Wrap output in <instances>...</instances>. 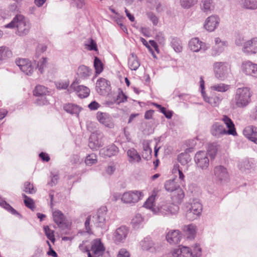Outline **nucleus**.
Masks as SVG:
<instances>
[{
  "mask_svg": "<svg viewBox=\"0 0 257 257\" xmlns=\"http://www.w3.org/2000/svg\"><path fill=\"white\" fill-rule=\"evenodd\" d=\"M251 92L248 87L238 88L236 90L234 98L231 101V106L233 109L246 107L251 101Z\"/></svg>",
  "mask_w": 257,
  "mask_h": 257,
  "instance_id": "nucleus-1",
  "label": "nucleus"
},
{
  "mask_svg": "<svg viewBox=\"0 0 257 257\" xmlns=\"http://www.w3.org/2000/svg\"><path fill=\"white\" fill-rule=\"evenodd\" d=\"M5 28H16L17 34L20 36H24L29 32L31 24L24 16L17 15L13 18L11 23L5 26Z\"/></svg>",
  "mask_w": 257,
  "mask_h": 257,
  "instance_id": "nucleus-2",
  "label": "nucleus"
},
{
  "mask_svg": "<svg viewBox=\"0 0 257 257\" xmlns=\"http://www.w3.org/2000/svg\"><path fill=\"white\" fill-rule=\"evenodd\" d=\"M179 209L178 205L170 201H162L158 203L157 208L154 210V214L169 216L176 214Z\"/></svg>",
  "mask_w": 257,
  "mask_h": 257,
  "instance_id": "nucleus-3",
  "label": "nucleus"
},
{
  "mask_svg": "<svg viewBox=\"0 0 257 257\" xmlns=\"http://www.w3.org/2000/svg\"><path fill=\"white\" fill-rule=\"evenodd\" d=\"M166 190L170 192H174L173 199L177 203L181 201L184 197V193L180 185L177 184L176 179L169 180L166 181L164 185Z\"/></svg>",
  "mask_w": 257,
  "mask_h": 257,
  "instance_id": "nucleus-4",
  "label": "nucleus"
},
{
  "mask_svg": "<svg viewBox=\"0 0 257 257\" xmlns=\"http://www.w3.org/2000/svg\"><path fill=\"white\" fill-rule=\"evenodd\" d=\"M202 211V206L199 201L194 199L186 206V217L193 220L200 216Z\"/></svg>",
  "mask_w": 257,
  "mask_h": 257,
  "instance_id": "nucleus-5",
  "label": "nucleus"
},
{
  "mask_svg": "<svg viewBox=\"0 0 257 257\" xmlns=\"http://www.w3.org/2000/svg\"><path fill=\"white\" fill-rule=\"evenodd\" d=\"M213 69L215 78L221 81L225 80L230 73V67L226 62H216L213 65Z\"/></svg>",
  "mask_w": 257,
  "mask_h": 257,
  "instance_id": "nucleus-6",
  "label": "nucleus"
},
{
  "mask_svg": "<svg viewBox=\"0 0 257 257\" xmlns=\"http://www.w3.org/2000/svg\"><path fill=\"white\" fill-rule=\"evenodd\" d=\"M144 196L142 191L136 190L128 191L123 193L121 201L125 204H134L142 200Z\"/></svg>",
  "mask_w": 257,
  "mask_h": 257,
  "instance_id": "nucleus-7",
  "label": "nucleus"
},
{
  "mask_svg": "<svg viewBox=\"0 0 257 257\" xmlns=\"http://www.w3.org/2000/svg\"><path fill=\"white\" fill-rule=\"evenodd\" d=\"M194 161L197 168L202 170H205L208 168L210 162L207 153L204 151L196 152L194 156Z\"/></svg>",
  "mask_w": 257,
  "mask_h": 257,
  "instance_id": "nucleus-8",
  "label": "nucleus"
},
{
  "mask_svg": "<svg viewBox=\"0 0 257 257\" xmlns=\"http://www.w3.org/2000/svg\"><path fill=\"white\" fill-rule=\"evenodd\" d=\"M241 72L249 77L257 78V64L249 60L243 61L240 66Z\"/></svg>",
  "mask_w": 257,
  "mask_h": 257,
  "instance_id": "nucleus-9",
  "label": "nucleus"
},
{
  "mask_svg": "<svg viewBox=\"0 0 257 257\" xmlns=\"http://www.w3.org/2000/svg\"><path fill=\"white\" fill-rule=\"evenodd\" d=\"M220 22V19L217 15H211L205 19L203 28L207 32H214L218 27Z\"/></svg>",
  "mask_w": 257,
  "mask_h": 257,
  "instance_id": "nucleus-10",
  "label": "nucleus"
},
{
  "mask_svg": "<svg viewBox=\"0 0 257 257\" xmlns=\"http://www.w3.org/2000/svg\"><path fill=\"white\" fill-rule=\"evenodd\" d=\"M15 62L20 69L26 75H31L33 74L35 68L32 62L28 59L19 58L16 59Z\"/></svg>",
  "mask_w": 257,
  "mask_h": 257,
  "instance_id": "nucleus-11",
  "label": "nucleus"
},
{
  "mask_svg": "<svg viewBox=\"0 0 257 257\" xmlns=\"http://www.w3.org/2000/svg\"><path fill=\"white\" fill-rule=\"evenodd\" d=\"M188 46L194 52H205L209 48V45L201 41L198 38H193L189 42Z\"/></svg>",
  "mask_w": 257,
  "mask_h": 257,
  "instance_id": "nucleus-12",
  "label": "nucleus"
},
{
  "mask_svg": "<svg viewBox=\"0 0 257 257\" xmlns=\"http://www.w3.org/2000/svg\"><path fill=\"white\" fill-rule=\"evenodd\" d=\"M103 135L99 131H96L91 134L88 146L92 150H97L103 144L102 140Z\"/></svg>",
  "mask_w": 257,
  "mask_h": 257,
  "instance_id": "nucleus-13",
  "label": "nucleus"
},
{
  "mask_svg": "<svg viewBox=\"0 0 257 257\" xmlns=\"http://www.w3.org/2000/svg\"><path fill=\"white\" fill-rule=\"evenodd\" d=\"M215 179L220 183L227 182L229 179V175L226 168L221 165L215 166L213 169Z\"/></svg>",
  "mask_w": 257,
  "mask_h": 257,
  "instance_id": "nucleus-14",
  "label": "nucleus"
},
{
  "mask_svg": "<svg viewBox=\"0 0 257 257\" xmlns=\"http://www.w3.org/2000/svg\"><path fill=\"white\" fill-rule=\"evenodd\" d=\"M106 209L103 207L99 209L96 214L91 216L92 222L96 226L103 227L106 221Z\"/></svg>",
  "mask_w": 257,
  "mask_h": 257,
  "instance_id": "nucleus-15",
  "label": "nucleus"
},
{
  "mask_svg": "<svg viewBox=\"0 0 257 257\" xmlns=\"http://www.w3.org/2000/svg\"><path fill=\"white\" fill-rule=\"evenodd\" d=\"M69 93L75 91L77 95L80 98L87 97L90 93L89 89L83 85H77V83L74 82L68 89Z\"/></svg>",
  "mask_w": 257,
  "mask_h": 257,
  "instance_id": "nucleus-16",
  "label": "nucleus"
},
{
  "mask_svg": "<svg viewBox=\"0 0 257 257\" xmlns=\"http://www.w3.org/2000/svg\"><path fill=\"white\" fill-rule=\"evenodd\" d=\"M49 93L48 89L44 86L39 85L36 86L34 90V95L36 96H42L41 99H38L36 103L38 105H45L48 103V100L43 96Z\"/></svg>",
  "mask_w": 257,
  "mask_h": 257,
  "instance_id": "nucleus-17",
  "label": "nucleus"
},
{
  "mask_svg": "<svg viewBox=\"0 0 257 257\" xmlns=\"http://www.w3.org/2000/svg\"><path fill=\"white\" fill-rule=\"evenodd\" d=\"M128 232L129 229L126 226H122L117 228L113 236L114 242L116 244L124 242Z\"/></svg>",
  "mask_w": 257,
  "mask_h": 257,
  "instance_id": "nucleus-18",
  "label": "nucleus"
},
{
  "mask_svg": "<svg viewBox=\"0 0 257 257\" xmlns=\"http://www.w3.org/2000/svg\"><path fill=\"white\" fill-rule=\"evenodd\" d=\"M242 51L247 55L256 54L257 53V37L245 41L243 44Z\"/></svg>",
  "mask_w": 257,
  "mask_h": 257,
  "instance_id": "nucleus-19",
  "label": "nucleus"
},
{
  "mask_svg": "<svg viewBox=\"0 0 257 257\" xmlns=\"http://www.w3.org/2000/svg\"><path fill=\"white\" fill-rule=\"evenodd\" d=\"M215 45L211 49V55L213 56L219 55L228 46V42L226 41L221 40L219 37L214 39Z\"/></svg>",
  "mask_w": 257,
  "mask_h": 257,
  "instance_id": "nucleus-20",
  "label": "nucleus"
},
{
  "mask_svg": "<svg viewBox=\"0 0 257 257\" xmlns=\"http://www.w3.org/2000/svg\"><path fill=\"white\" fill-rule=\"evenodd\" d=\"M97 120L101 124L108 128H113L114 126L112 117L106 112L98 111L96 113Z\"/></svg>",
  "mask_w": 257,
  "mask_h": 257,
  "instance_id": "nucleus-21",
  "label": "nucleus"
},
{
  "mask_svg": "<svg viewBox=\"0 0 257 257\" xmlns=\"http://www.w3.org/2000/svg\"><path fill=\"white\" fill-rule=\"evenodd\" d=\"M91 250L95 257H100L104 252L105 248L99 239H96L91 243Z\"/></svg>",
  "mask_w": 257,
  "mask_h": 257,
  "instance_id": "nucleus-22",
  "label": "nucleus"
},
{
  "mask_svg": "<svg viewBox=\"0 0 257 257\" xmlns=\"http://www.w3.org/2000/svg\"><path fill=\"white\" fill-rule=\"evenodd\" d=\"M202 97L204 101L213 107L218 106L222 100V97L220 94L213 93L208 96L205 92H202Z\"/></svg>",
  "mask_w": 257,
  "mask_h": 257,
  "instance_id": "nucleus-23",
  "label": "nucleus"
},
{
  "mask_svg": "<svg viewBox=\"0 0 257 257\" xmlns=\"http://www.w3.org/2000/svg\"><path fill=\"white\" fill-rule=\"evenodd\" d=\"M211 134L214 137L219 138L224 135H226V129L220 122L214 123L210 128Z\"/></svg>",
  "mask_w": 257,
  "mask_h": 257,
  "instance_id": "nucleus-24",
  "label": "nucleus"
},
{
  "mask_svg": "<svg viewBox=\"0 0 257 257\" xmlns=\"http://www.w3.org/2000/svg\"><path fill=\"white\" fill-rule=\"evenodd\" d=\"M244 136L247 139L257 144V127L249 125L243 131Z\"/></svg>",
  "mask_w": 257,
  "mask_h": 257,
  "instance_id": "nucleus-25",
  "label": "nucleus"
},
{
  "mask_svg": "<svg viewBox=\"0 0 257 257\" xmlns=\"http://www.w3.org/2000/svg\"><path fill=\"white\" fill-rule=\"evenodd\" d=\"M221 120L225 124L227 130H226L227 135L235 136L237 135L235 125L233 121L227 115H224L222 116Z\"/></svg>",
  "mask_w": 257,
  "mask_h": 257,
  "instance_id": "nucleus-26",
  "label": "nucleus"
},
{
  "mask_svg": "<svg viewBox=\"0 0 257 257\" xmlns=\"http://www.w3.org/2000/svg\"><path fill=\"white\" fill-rule=\"evenodd\" d=\"M166 239L170 244L179 243L181 239V234L178 230L169 231L166 235Z\"/></svg>",
  "mask_w": 257,
  "mask_h": 257,
  "instance_id": "nucleus-27",
  "label": "nucleus"
},
{
  "mask_svg": "<svg viewBox=\"0 0 257 257\" xmlns=\"http://www.w3.org/2000/svg\"><path fill=\"white\" fill-rule=\"evenodd\" d=\"M257 167V162L253 159L243 160L239 165L240 169L242 171H251Z\"/></svg>",
  "mask_w": 257,
  "mask_h": 257,
  "instance_id": "nucleus-28",
  "label": "nucleus"
},
{
  "mask_svg": "<svg viewBox=\"0 0 257 257\" xmlns=\"http://www.w3.org/2000/svg\"><path fill=\"white\" fill-rule=\"evenodd\" d=\"M118 148L114 144H111L107 147L102 148L100 150V155L104 157H110L117 154Z\"/></svg>",
  "mask_w": 257,
  "mask_h": 257,
  "instance_id": "nucleus-29",
  "label": "nucleus"
},
{
  "mask_svg": "<svg viewBox=\"0 0 257 257\" xmlns=\"http://www.w3.org/2000/svg\"><path fill=\"white\" fill-rule=\"evenodd\" d=\"M64 110L71 115H74L77 117L79 116V114L81 111L82 108L79 105L72 103H68L63 105Z\"/></svg>",
  "mask_w": 257,
  "mask_h": 257,
  "instance_id": "nucleus-30",
  "label": "nucleus"
},
{
  "mask_svg": "<svg viewBox=\"0 0 257 257\" xmlns=\"http://www.w3.org/2000/svg\"><path fill=\"white\" fill-rule=\"evenodd\" d=\"M53 217L54 222L60 227H63L66 225V220L65 216L60 210H55L53 212Z\"/></svg>",
  "mask_w": 257,
  "mask_h": 257,
  "instance_id": "nucleus-31",
  "label": "nucleus"
},
{
  "mask_svg": "<svg viewBox=\"0 0 257 257\" xmlns=\"http://www.w3.org/2000/svg\"><path fill=\"white\" fill-rule=\"evenodd\" d=\"M140 245L143 250L153 252L156 250L154 243L150 237H146L141 240L140 242Z\"/></svg>",
  "mask_w": 257,
  "mask_h": 257,
  "instance_id": "nucleus-32",
  "label": "nucleus"
},
{
  "mask_svg": "<svg viewBox=\"0 0 257 257\" xmlns=\"http://www.w3.org/2000/svg\"><path fill=\"white\" fill-rule=\"evenodd\" d=\"M158 191L154 190L152 193L151 195L147 199L146 202L144 203L143 206L151 210L153 213H154V210L157 208V206L154 205V203L156 200V197L157 195Z\"/></svg>",
  "mask_w": 257,
  "mask_h": 257,
  "instance_id": "nucleus-33",
  "label": "nucleus"
},
{
  "mask_svg": "<svg viewBox=\"0 0 257 257\" xmlns=\"http://www.w3.org/2000/svg\"><path fill=\"white\" fill-rule=\"evenodd\" d=\"M128 161L131 164L138 163L141 161V157L136 150L131 148L127 151Z\"/></svg>",
  "mask_w": 257,
  "mask_h": 257,
  "instance_id": "nucleus-34",
  "label": "nucleus"
},
{
  "mask_svg": "<svg viewBox=\"0 0 257 257\" xmlns=\"http://www.w3.org/2000/svg\"><path fill=\"white\" fill-rule=\"evenodd\" d=\"M174 254L178 257H192L191 249L184 245H180L178 248H175Z\"/></svg>",
  "mask_w": 257,
  "mask_h": 257,
  "instance_id": "nucleus-35",
  "label": "nucleus"
},
{
  "mask_svg": "<svg viewBox=\"0 0 257 257\" xmlns=\"http://www.w3.org/2000/svg\"><path fill=\"white\" fill-rule=\"evenodd\" d=\"M200 8L202 11L206 14L210 13L214 9V3L213 0H201Z\"/></svg>",
  "mask_w": 257,
  "mask_h": 257,
  "instance_id": "nucleus-36",
  "label": "nucleus"
},
{
  "mask_svg": "<svg viewBox=\"0 0 257 257\" xmlns=\"http://www.w3.org/2000/svg\"><path fill=\"white\" fill-rule=\"evenodd\" d=\"M77 74L82 79H87L91 75V71L88 67L81 65L77 69Z\"/></svg>",
  "mask_w": 257,
  "mask_h": 257,
  "instance_id": "nucleus-37",
  "label": "nucleus"
},
{
  "mask_svg": "<svg viewBox=\"0 0 257 257\" xmlns=\"http://www.w3.org/2000/svg\"><path fill=\"white\" fill-rule=\"evenodd\" d=\"M183 229L188 238L193 239L195 237L197 230V227L195 225L190 224L185 225L183 226Z\"/></svg>",
  "mask_w": 257,
  "mask_h": 257,
  "instance_id": "nucleus-38",
  "label": "nucleus"
},
{
  "mask_svg": "<svg viewBox=\"0 0 257 257\" xmlns=\"http://www.w3.org/2000/svg\"><path fill=\"white\" fill-rule=\"evenodd\" d=\"M128 65L132 70H137L140 66V63L137 56L134 53H132L128 60Z\"/></svg>",
  "mask_w": 257,
  "mask_h": 257,
  "instance_id": "nucleus-39",
  "label": "nucleus"
},
{
  "mask_svg": "<svg viewBox=\"0 0 257 257\" xmlns=\"http://www.w3.org/2000/svg\"><path fill=\"white\" fill-rule=\"evenodd\" d=\"M230 88V86L229 85L222 83L213 84L210 87L211 91H215L219 92H225L229 90Z\"/></svg>",
  "mask_w": 257,
  "mask_h": 257,
  "instance_id": "nucleus-40",
  "label": "nucleus"
},
{
  "mask_svg": "<svg viewBox=\"0 0 257 257\" xmlns=\"http://www.w3.org/2000/svg\"><path fill=\"white\" fill-rule=\"evenodd\" d=\"M12 56V52L9 48L5 46L0 47V63Z\"/></svg>",
  "mask_w": 257,
  "mask_h": 257,
  "instance_id": "nucleus-41",
  "label": "nucleus"
},
{
  "mask_svg": "<svg viewBox=\"0 0 257 257\" xmlns=\"http://www.w3.org/2000/svg\"><path fill=\"white\" fill-rule=\"evenodd\" d=\"M240 5L247 9L255 10L257 9V1L256 0H241Z\"/></svg>",
  "mask_w": 257,
  "mask_h": 257,
  "instance_id": "nucleus-42",
  "label": "nucleus"
},
{
  "mask_svg": "<svg viewBox=\"0 0 257 257\" xmlns=\"http://www.w3.org/2000/svg\"><path fill=\"white\" fill-rule=\"evenodd\" d=\"M218 149V145L216 143L210 144L208 145L207 151L208 156L209 155L211 159H214Z\"/></svg>",
  "mask_w": 257,
  "mask_h": 257,
  "instance_id": "nucleus-43",
  "label": "nucleus"
},
{
  "mask_svg": "<svg viewBox=\"0 0 257 257\" xmlns=\"http://www.w3.org/2000/svg\"><path fill=\"white\" fill-rule=\"evenodd\" d=\"M143 218L141 214H137L132 220V224L135 229L139 228L142 224Z\"/></svg>",
  "mask_w": 257,
  "mask_h": 257,
  "instance_id": "nucleus-44",
  "label": "nucleus"
},
{
  "mask_svg": "<svg viewBox=\"0 0 257 257\" xmlns=\"http://www.w3.org/2000/svg\"><path fill=\"white\" fill-rule=\"evenodd\" d=\"M0 206L14 215H19L18 212L0 196Z\"/></svg>",
  "mask_w": 257,
  "mask_h": 257,
  "instance_id": "nucleus-45",
  "label": "nucleus"
},
{
  "mask_svg": "<svg viewBox=\"0 0 257 257\" xmlns=\"http://www.w3.org/2000/svg\"><path fill=\"white\" fill-rule=\"evenodd\" d=\"M48 59L46 57H42L37 62V67L41 73H43L44 69L48 66Z\"/></svg>",
  "mask_w": 257,
  "mask_h": 257,
  "instance_id": "nucleus-46",
  "label": "nucleus"
},
{
  "mask_svg": "<svg viewBox=\"0 0 257 257\" xmlns=\"http://www.w3.org/2000/svg\"><path fill=\"white\" fill-rule=\"evenodd\" d=\"M198 0H180V5L185 9H189L197 3Z\"/></svg>",
  "mask_w": 257,
  "mask_h": 257,
  "instance_id": "nucleus-47",
  "label": "nucleus"
},
{
  "mask_svg": "<svg viewBox=\"0 0 257 257\" xmlns=\"http://www.w3.org/2000/svg\"><path fill=\"white\" fill-rule=\"evenodd\" d=\"M178 161L182 165L185 166L191 161V157L188 153H181L178 157Z\"/></svg>",
  "mask_w": 257,
  "mask_h": 257,
  "instance_id": "nucleus-48",
  "label": "nucleus"
},
{
  "mask_svg": "<svg viewBox=\"0 0 257 257\" xmlns=\"http://www.w3.org/2000/svg\"><path fill=\"white\" fill-rule=\"evenodd\" d=\"M94 67L95 70V73L99 74L103 70V65L101 60L97 57H95L94 60Z\"/></svg>",
  "mask_w": 257,
  "mask_h": 257,
  "instance_id": "nucleus-49",
  "label": "nucleus"
},
{
  "mask_svg": "<svg viewBox=\"0 0 257 257\" xmlns=\"http://www.w3.org/2000/svg\"><path fill=\"white\" fill-rule=\"evenodd\" d=\"M85 48L89 51H97L96 42L92 39L90 38L85 42Z\"/></svg>",
  "mask_w": 257,
  "mask_h": 257,
  "instance_id": "nucleus-50",
  "label": "nucleus"
},
{
  "mask_svg": "<svg viewBox=\"0 0 257 257\" xmlns=\"http://www.w3.org/2000/svg\"><path fill=\"white\" fill-rule=\"evenodd\" d=\"M23 191L27 193L33 194L36 192L37 189L34 187L33 184L26 182L24 183Z\"/></svg>",
  "mask_w": 257,
  "mask_h": 257,
  "instance_id": "nucleus-51",
  "label": "nucleus"
},
{
  "mask_svg": "<svg viewBox=\"0 0 257 257\" xmlns=\"http://www.w3.org/2000/svg\"><path fill=\"white\" fill-rule=\"evenodd\" d=\"M97 162V156L94 153L89 154L87 156L85 160V163L87 166H91L96 164Z\"/></svg>",
  "mask_w": 257,
  "mask_h": 257,
  "instance_id": "nucleus-52",
  "label": "nucleus"
},
{
  "mask_svg": "<svg viewBox=\"0 0 257 257\" xmlns=\"http://www.w3.org/2000/svg\"><path fill=\"white\" fill-rule=\"evenodd\" d=\"M192 257H201L202 255V249L198 243L192 246L191 250Z\"/></svg>",
  "mask_w": 257,
  "mask_h": 257,
  "instance_id": "nucleus-53",
  "label": "nucleus"
},
{
  "mask_svg": "<svg viewBox=\"0 0 257 257\" xmlns=\"http://www.w3.org/2000/svg\"><path fill=\"white\" fill-rule=\"evenodd\" d=\"M44 230L47 237L53 243H54L55 238L54 237V231L51 229L48 226H44Z\"/></svg>",
  "mask_w": 257,
  "mask_h": 257,
  "instance_id": "nucleus-54",
  "label": "nucleus"
},
{
  "mask_svg": "<svg viewBox=\"0 0 257 257\" xmlns=\"http://www.w3.org/2000/svg\"><path fill=\"white\" fill-rule=\"evenodd\" d=\"M173 48L176 52H180L182 50L181 41L177 38L173 39L171 41Z\"/></svg>",
  "mask_w": 257,
  "mask_h": 257,
  "instance_id": "nucleus-55",
  "label": "nucleus"
},
{
  "mask_svg": "<svg viewBox=\"0 0 257 257\" xmlns=\"http://www.w3.org/2000/svg\"><path fill=\"white\" fill-rule=\"evenodd\" d=\"M143 151V157L146 160H148L151 158L152 154V149L150 147L149 144H144Z\"/></svg>",
  "mask_w": 257,
  "mask_h": 257,
  "instance_id": "nucleus-56",
  "label": "nucleus"
},
{
  "mask_svg": "<svg viewBox=\"0 0 257 257\" xmlns=\"http://www.w3.org/2000/svg\"><path fill=\"white\" fill-rule=\"evenodd\" d=\"M23 197L25 198L24 203L25 205L29 208L33 209L34 208V202L32 199L27 196L26 194H23Z\"/></svg>",
  "mask_w": 257,
  "mask_h": 257,
  "instance_id": "nucleus-57",
  "label": "nucleus"
},
{
  "mask_svg": "<svg viewBox=\"0 0 257 257\" xmlns=\"http://www.w3.org/2000/svg\"><path fill=\"white\" fill-rule=\"evenodd\" d=\"M97 87H99L100 90L105 89L108 85V81L104 78H100L97 81L96 83Z\"/></svg>",
  "mask_w": 257,
  "mask_h": 257,
  "instance_id": "nucleus-58",
  "label": "nucleus"
},
{
  "mask_svg": "<svg viewBox=\"0 0 257 257\" xmlns=\"http://www.w3.org/2000/svg\"><path fill=\"white\" fill-rule=\"evenodd\" d=\"M47 46L44 44H39L36 50L35 57H39L47 50Z\"/></svg>",
  "mask_w": 257,
  "mask_h": 257,
  "instance_id": "nucleus-59",
  "label": "nucleus"
},
{
  "mask_svg": "<svg viewBox=\"0 0 257 257\" xmlns=\"http://www.w3.org/2000/svg\"><path fill=\"white\" fill-rule=\"evenodd\" d=\"M148 18L152 22L153 25H157L159 22L158 17L152 12H150L147 13Z\"/></svg>",
  "mask_w": 257,
  "mask_h": 257,
  "instance_id": "nucleus-60",
  "label": "nucleus"
},
{
  "mask_svg": "<svg viewBox=\"0 0 257 257\" xmlns=\"http://www.w3.org/2000/svg\"><path fill=\"white\" fill-rule=\"evenodd\" d=\"M91 221L92 222L91 216H89L87 217V218L85 220V223H84L85 231L89 234H91L92 233V232L91 231V227L90 226V223Z\"/></svg>",
  "mask_w": 257,
  "mask_h": 257,
  "instance_id": "nucleus-61",
  "label": "nucleus"
},
{
  "mask_svg": "<svg viewBox=\"0 0 257 257\" xmlns=\"http://www.w3.org/2000/svg\"><path fill=\"white\" fill-rule=\"evenodd\" d=\"M148 2L154 5L156 7V10L157 12L160 13L163 11V7L161 4L157 0H148Z\"/></svg>",
  "mask_w": 257,
  "mask_h": 257,
  "instance_id": "nucleus-62",
  "label": "nucleus"
},
{
  "mask_svg": "<svg viewBox=\"0 0 257 257\" xmlns=\"http://www.w3.org/2000/svg\"><path fill=\"white\" fill-rule=\"evenodd\" d=\"M69 84V82L68 80H64L57 82L56 86L59 89H66L68 87Z\"/></svg>",
  "mask_w": 257,
  "mask_h": 257,
  "instance_id": "nucleus-63",
  "label": "nucleus"
},
{
  "mask_svg": "<svg viewBox=\"0 0 257 257\" xmlns=\"http://www.w3.org/2000/svg\"><path fill=\"white\" fill-rule=\"evenodd\" d=\"M117 257H131V254L125 248H121L118 252Z\"/></svg>",
  "mask_w": 257,
  "mask_h": 257,
  "instance_id": "nucleus-64",
  "label": "nucleus"
}]
</instances>
